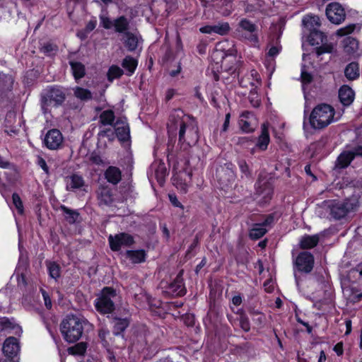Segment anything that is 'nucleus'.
I'll list each match as a JSON object with an SVG mask.
<instances>
[{
    "label": "nucleus",
    "instance_id": "f257e3e1",
    "mask_svg": "<svg viewBox=\"0 0 362 362\" xmlns=\"http://www.w3.org/2000/svg\"><path fill=\"white\" fill-rule=\"evenodd\" d=\"M92 325L83 316L68 315L60 325V331L64 339L74 343L81 339Z\"/></svg>",
    "mask_w": 362,
    "mask_h": 362
},
{
    "label": "nucleus",
    "instance_id": "f03ea898",
    "mask_svg": "<svg viewBox=\"0 0 362 362\" xmlns=\"http://www.w3.org/2000/svg\"><path fill=\"white\" fill-rule=\"evenodd\" d=\"M100 25L106 30H113L115 33L124 37V45H138L136 35L129 30L130 21L125 16H119L112 20L109 16L100 15Z\"/></svg>",
    "mask_w": 362,
    "mask_h": 362
},
{
    "label": "nucleus",
    "instance_id": "7ed1b4c3",
    "mask_svg": "<svg viewBox=\"0 0 362 362\" xmlns=\"http://www.w3.org/2000/svg\"><path fill=\"white\" fill-rule=\"evenodd\" d=\"M67 88L59 85H49L40 95V107L43 113L49 112L50 107L58 108L62 106L66 100Z\"/></svg>",
    "mask_w": 362,
    "mask_h": 362
},
{
    "label": "nucleus",
    "instance_id": "20e7f679",
    "mask_svg": "<svg viewBox=\"0 0 362 362\" xmlns=\"http://www.w3.org/2000/svg\"><path fill=\"white\" fill-rule=\"evenodd\" d=\"M334 108L327 103H321L312 110L309 123L314 129H322L330 124L334 120Z\"/></svg>",
    "mask_w": 362,
    "mask_h": 362
},
{
    "label": "nucleus",
    "instance_id": "39448f33",
    "mask_svg": "<svg viewBox=\"0 0 362 362\" xmlns=\"http://www.w3.org/2000/svg\"><path fill=\"white\" fill-rule=\"evenodd\" d=\"M117 296V291L111 286H105L94 300V307L100 315H113L115 304L113 299Z\"/></svg>",
    "mask_w": 362,
    "mask_h": 362
},
{
    "label": "nucleus",
    "instance_id": "423d86ee",
    "mask_svg": "<svg viewBox=\"0 0 362 362\" xmlns=\"http://www.w3.org/2000/svg\"><path fill=\"white\" fill-rule=\"evenodd\" d=\"M274 187L270 179L259 176L255 184L254 199L259 206H265L272 201Z\"/></svg>",
    "mask_w": 362,
    "mask_h": 362
},
{
    "label": "nucleus",
    "instance_id": "0eeeda50",
    "mask_svg": "<svg viewBox=\"0 0 362 362\" xmlns=\"http://www.w3.org/2000/svg\"><path fill=\"white\" fill-rule=\"evenodd\" d=\"M237 49L235 47H230L228 50L225 51L223 49H217L216 47L213 49L211 57V59L216 63L218 64L220 62H223L224 60H226L227 58H231L232 59L230 62H235V66H230L228 70L231 71V74L234 75V77L237 76L239 81V83L241 86L243 85V78H240V74L241 73L240 71V65L241 62L238 61L236 59L237 55Z\"/></svg>",
    "mask_w": 362,
    "mask_h": 362
},
{
    "label": "nucleus",
    "instance_id": "6e6552de",
    "mask_svg": "<svg viewBox=\"0 0 362 362\" xmlns=\"http://www.w3.org/2000/svg\"><path fill=\"white\" fill-rule=\"evenodd\" d=\"M192 117L185 114L181 109H175L171 112L167 124L168 132H177L180 130V137H182L184 127L191 120Z\"/></svg>",
    "mask_w": 362,
    "mask_h": 362
},
{
    "label": "nucleus",
    "instance_id": "1a4fd4ad",
    "mask_svg": "<svg viewBox=\"0 0 362 362\" xmlns=\"http://www.w3.org/2000/svg\"><path fill=\"white\" fill-rule=\"evenodd\" d=\"M327 204L329 215L337 221L344 218L354 209L353 204L349 201L329 200Z\"/></svg>",
    "mask_w": 362,
    "mask_h": 362
},
{
    "label": "nucleus",
    "instance_id": "9d476101",
    "mask_svg": "<svg viewBox=\"0 0 362 362\" xmlns=\"http://www.w3.org/2000/svg\"><path fill=\"white\" fill-rule=\"evenodd\" d=\"M110 248L113 252H119L122 247H131L135 243L134 238L132 235L121 232L114 235H110L108 237Z\"/></svg>",
    "mask_w": 362,
    "mask_h": 362
},
{
    "label": "nucleus",
    "instance_id": "9b49d317",
    "mask_svg": "<svg viewBox=\"0 0 362 362\" xmlns=\"http://www.w3.org/2000/svg\"><path fill=\"white\" fill-rule=\"evenodd\" d=\"M182 137H180V130L178 131V143L181 145L187 144L189 146H194L199 139V127L194 119L191 120L184 127Z\"/></svg>",
    "mask_w": 362,
    "mask_h": 362
},
{
    "label": "nucleus",
    "instance_id": "f8f14e48",
    "mask_svg": "<svg viewBox=\"0 0 362 362\" xmlns=\"http://www.w3.org/2000/svg\"><path fill=\"white\" fill-rule=\"evenodd\" d=\"M315 257L308 251L300 252L293 262L294 269L300 273L309 274L314 267Z\"/></svg>",
    "mask_w": 362,
    "mask_h": 362
},
{
    "label": "nucleus",
    "instance_id": "ddd939ff",
    "mask_svg": "<svg viewBox=\"0 0 362 362\" xmlns=\"http://www.w3.org/2000/svg\"><path fill=\"white\" fill-rule=\"evenodd\" d=\"M325 15L327 19L335 25L342 23L346 16L344 7L337 1L331 2L327 5Z\"/></svg>",
    "mask_w": 362,
    "mask_h": 362
},
{
    "label": "nucleus",
    "instance_id": "4468645a",
    "mask_svg": "<svg viewBox=\"0 0 362 362\" xmlns=\"http://www.w3.org/2000/svg\"><path fill=\"white\" fill-rule=\"evenodd\" d=\"M71 66L72 75L76 81L80 80L86 75V67L83 64L78 62L81 58L80 49L76 52H70L67 57Z\"/></svg>",
    "mask_w": 362,
    "mask_h": 362
},
{
    "label": "nucleus",
    "instance_id": "2eb2a0df",
    "mask_svg": "<svg viewBox=\"0 0 362 362\" xmlns=\"http://www.w3.org/2000/svg\"><path fill=\"white\" fill-rule=\"evenodd\" d=\"M15 76L0 71V98L8 100L13 95Z\"/></svg>",
    "mask_w": 362,
    "mask_h": 362
},
{
    "label": "nucleus",
    "instance_id": "dca6fc26",
    "mask_svg": "<svg viewBox=\"0 0 362 362\" xmlns=\"http://www.w3.org/2000/svg\"><path fill=\"white\" fill-rule=\"evenodd\" d=\"M302 40L308 45H333L328 43L327 35L317 28H313L308 33H304Z\"/></svg>",
    "mask_w": 362,
    "mask_h": 362
},
{
    "label": "nucleus",
    "instance_id": "f3484780",
    "mask_svg": "<svg viewBox=\"0 0 362 362\" xmlns=\"http://www.w3.org/2000/svg\"><path fill=\"white\" fill-rule=\"evenodd\" d=\"M184 270L181 269L175 279L170 282L166 288V292L173 296L182 297L187 293L185 281L183 279Z\"/></svg>",
    "mask_w": 362,
    "mask_h": 362
},
{
    "label": "nucleus",
    "instance_id": "a211bd4d",
    "mask_svg": "<svg viewBox=\"0 0 362 362\" xmlns=\"http://www.w3.org/2000/svg\"><path fill=\"white\" fill-rule=\"evenodd\" d=\"M110 322L112 325V333L117 337H124L126 329L131 323V317H119L116 313L111 315Z\"/></svg>",
    "mask_w": 362,
    "mask_h": 362
},
{
    "label": "nucleus",
    "instance_id": "6ab92c4d",
    "mask_svg": "<svg viewBox=\"0 0 362 362\" xmlns=\"http://www.w3.org/2000/svg\"><path fill=\"white\" fill-rule=\"evenodd\" d=\"M63 139L62 134L59 129H52L45 134L43 143L48 149L56 150L62 146Z\"/></svg>",
    "mask_w": 362,
    "mask_h": 362
},
{
    "label": "nucleus",
    "instance_id": "aec40b11",
    "mask_svg": "<svg viewBox=\"0 0 362 362\" xmlns=\"http://www.w3.org/2000/svg\"><path fill=\"white\" fill-rule=\"evenodd\" d=\"M95 193L99 206H110L113 204V192L108 185H99Z\"/></svg>",
    "mask_w": 362,
    "mask_h": 362
},
{
    "label": "nucleus",
    "instance_id": "412c9836",
    "mask_svg": "<svg viewBox=\"0 0 362 362\" xmlns=\"http://www.w3.org/2000/svg\"><path fill=\"white\" fill-rule=\"evenodd\" d=\"M215 177L220 187L223 188L230 184L233 172L226 165H219L216 170Z\"/></svg>",
    "mask_w": 362,
    "mask_h": 362
},
{
    "label": "nucleus",
    "instance_id": "4be33fe9",
    "mask_svg": "<svg viewBox=\"0 0 362 362\" xmlns=\"http://www.w3.org/2000/svg\"><path fill=\"white\" fill-rule=\"evenodd\" d=\"M356 28V24L351 23L338 29L336 32V35L339 37L346 36L342 42V45H358L359 42L356 38L349 35L353 33Z\"/></svg>",
    "mask_w": 362,
    "mask_h": 362
},
{
    "label": "nucleus",
    "instance_id": "5701e85b",
    "mask_svg": "<svg viewBox=\"0 0 362 362\" xmlns=\"http://www.w3.org/2000/svg\"><path fill=\"white\" fill-rule=\"evenodd\" d=\"M240 28L243 30L248 33V35H245V37L251 42H257V27L255 24L251 22L247 18H243L239 23Z\"/></svg>",
    "mask_w": 362,
    "mask_h": 362
},
{
    "label": "nucleus",
    "instance_id": "b1692460",
    "mask_svg": "<svg viewBox=\"0 0 362 362\" xmlns=\"http://www.w3.org/2000/svg\"><path fill=\"white\" fill-rule=\"evenodd\" d=\"M18 350V342L16 337H10L5 340L2 347L5 356L13 359L17 355Z\"/></svg>",
    "mask_w": 362,
    "mask_h": 362
},
{
    "label": "nucleus",
    "instance_id": "393cba45",
    "mask_svg": "<svg viewBox=\"0 0 362 362\" xmlns=\"http://www.w3.org/2000/svg\"><path fill=\"white\" fill-rule=\"evenodd\" d=\"M125 257L132 264H138L146 262L148 255L145 250H127L124 252Z\"/></svg>",
    "mask_w": 362,
    "mask_h": 362
},
{
    "label": "nucleus",
    "instance_id": "a878e982",
    "mask_svg": "<svg viewBox=\"0 0 362 362\" xmlns=\"http://www.w3.org/2000/svg\"><path fill=\"white\" fill-rule=\"evenodd\" d=\"M269 143L270 136L268 124L264 123L261 127V134L257 138L255 148H258L261 151H264L267 149Z\"/></svg>",
    "mask_w": 362,
    "mask_h": 362
},
{
    "label": "nucleus",
    "instance_id": "bb28decb",
    "mask_svg": "<svg viewBox=\"0 0 362 362\" xmlns=\"http://www.w3.org/2000/svg\"><path fill=\"white\" fill-rule=\"evenodd\" d=\"M355 93L348 85H343L339 90V99L344 106H349L354 100Z\"/></svg>",
    "mask_w": 362,
    "mask_h": 362
},
{
    "label": "nucleus",
    "instance_id": "cd10ccee",
    "mask_svg": "<svg viewBox=\"0 0 362 362\" xmlns=\"http://www.w3.org/2000/svg\"><path fill=\"white\" fill-rule=\"evenodd\" d=\"M203 322L206 329L216 331L219 323L218 313L215 309H209Z\"/></svg>",
    "mask_w": 362,
    "mask_h": 362
},
{
    "label": "nucleus",
    "instance_id": "c85d7f7f",
    "mask_svg": "<svg viewBox=\"0 0 362 362\" xmlns=\"http://www.w3.org/2000/svg\"><path fill=\"white\" fill-rule=\"evenodd\" d=\"M104 177L109 183L116 185L122 180V171L118 167L110 165L105 170Z\"/></svg>",
    "mask_w": 362,
    "mask_h": 362
},
{
    "label": "nucleus",
    "instance_id": "c756f323",
    "mask_svg": "<svg viewBox=\"0 0 362 362\" xmlns=\"http://www.w3.org/2000/svg\"><path fill=\"white\" fill-rule=\"evenodd\" d=\"M66 188L68 191H75L76 189H81L85 185L83 177L77 173H73L70 176H67L66 177Z\"/></svg>",
    "mask_w": 362,
    "mask_h": 362
},
{
    "label": "nucleus",
    "instance_id": "7c9ffc66",
    "mask_svg": "<svg viewBox=\"0 0 362 362\" xmlns=\"http://www.w3.org/2000/svg\"><path fill=\"white\" fill-rule=\"evenodd\" d=\"M320 242V236L318 234L304 235L300 242L299 247L302 250H310L315 247Z\"/></svg>",
    "mask_w": 362,
    "mask_h": 362
},
{
    "label": "nucleus",
    "instance_id": "2f4dec72",
    "mask_svg": "<svg viewBox=\"0 0 362 362\" xmlns=\"http://www.w3.org/2000/svg\"><path fill=\"white\" fill-rule=\"evenodd\" d=\"M354 160L353 156L349 151H343L337 158L334 168L338 170L345 169Z\"/></svg>",
    "mask_w": 362,
    "mask_h": 362
},
{
    "label": "nucleus",
    "instance_id": "473e14b6",
    "mask_svg": "<svg viewBox=\"0 0 362 362\" xmlns=\"http://www.w3.org/2000/svg\"><path fill=\"white\" fill-rule=\"evenodd\" d=\"M59 209L62 212L64 219L69 224L76 223L80 218V214L77 210L71 209L64 204H61Z\"/></svg>",
    "mask_w": 362,
    "mask_h": 362
},
{
    "label": "nucleus",
    "instance_id": "72a5a7b5",
    "mask_svg": "<svg viewBox=\"0 0 362 362\" xmlns=\"http://www.w3.org/2000/svg\"><path fill=\"white\" fill-rule=\"evenodd\" d=\"M303 26L310 31L313 28H317L321 26L320 18L314 14H307L302 19Z\"/></svg>",
    "mask_w": 362,
    "mask_h": 362
},
{
    "label": "nucleus",
    "instance_id": "f704fd0d",
    "mask_svg": "<svg viewBox=\"0 0 362 362\" xmlns=\"http://www.w3.org/2000/svg\"><path fill=\"white\" fill-rule=\"evenodd\" d=\"M122 68L126 71V75L128 76H132L138 66V60L131 56H126L121 64Z\"/></svg>",
    "mask_w": 362,
    "mask_h": 362
},
{
    "label": "nucleus",
    "instance_id": "c9c22d12",
    "mask_svg": "<svg viewBox=\"0 0 362 362\" xmlns=\"http://www.w3.org/2000/svg\"><path fill=\"white\" fill-rule=\"evenodd\" d=\"M344 75L349 81H354L358 78L360 76L358 63L352 62L347 64L344 69Z\"/></svg>",
    "mask_w": 362,
    "mask_h": 362
},
{
    "label": "nucleus",
    "instance_id": "e433bc0d",
    "mask_svg": "<svg viewBox=\"0 0 362 362\" xmlns=\"http://www.w3.org/2000/svg\"><path fill=\"white\" fill-rule=\"evenodd\" d=\"M267 231V229L261 223H254L249 230V238L252 240H257L262 238Z\"/></svg>",
    "mask_w": 362,
    "mask_h": 362
},
{
    "label": "nucleus",
    "instance_id": "4c0bfd02",
    "mask_svg": "<svg viewBox=\"0 0 362 362\" xmlns=\"http://www.w3.org/2000/svg\"><path fill=\"white\" fill-rule=\"evenodd\" d=\"M48 275L50 278L57 280L61 276V267L54 261L46 260Z\"/></svg>",
    "mask_w": 362,
    "mask_h": 362
},
{
    "label": "nucleus",
    "instance_id": "58836bf2",
    "mask_svg": "<svg viewBox=\"0 0 362 362\" xmlns=\"http://www.w3.org/2000/svg\"><path fill=\"white\" fill-rule=\"evenodd\" d=\"M282 30L281 28L276 26L271 28L267 45H279Z\"/></svg>",
    "mask_w": 362,
    "mask_h": 362
},
{
    "label": "nucleus",
    "instance_id": "ea45409f",
    "mask_svg": "<svg viewBox=\"0 0 362 362\" xmlns=\"http://www.w3.org/2000/svg\"><path fill=\"white\" fill-rule=\"evenodd\" d=\"M114 132L120 141L125 142L130 139V129L127 123L122 127H116Z\"/></svg>",
    "mask_w": 362,
    "mask_h": 362
},
{
    "label": "nucleus",
    "instance_id": "a19ab883",
    "mask_svg": "<svg viewBox=\"0 0 362 362\" xmlns=\"http://www.w3.org/2000/svg\"><path fill=\"white\" fill-rule=\"evenodd\" d=\"M100 123L104 126L113 125L115 119V112L112 110H106L100 115Z\"/></svg>",
    "mask_w": 362,
    "mask_h": 362
},
{
    "label": "nucleus",
    "instance_id": "79ce46f5",
    "mask_svg": "<svg viewBox=\"0 0 362 362\" xmlns=\"http://www.w3.org/2000/svg\"><path fill=\"white\" fill-rule=\"evenodd\" d=\"M136 336L141 338L145 346H150L148 338L151 334V332L146 325H139L136 328Z\"/></svg>",
    "mask_w": 362,
    "mask_h": 362
},
{
    "label": "nucleus",
    "instance_id": "37998d69",
    "mask_svg": "<svg viewBox=\"0 0 362 362\" xmlns=\"http://www.w3.org/2000/svg\"><path fill=\"white\" fill-rule=\"evenodd\" d=\"M87 349L86 342H79L68 348V353L73 356H83Z\"/></svg>",
    "mask_w": 362,
    "mask_h": 362
},
{
    "label": "nucleus",
    "instance_id": "c03bdc74",
    "mask_svg": "<svg viewBox=\"0 0 362 362\" xmlns=\"http://www.w3.org/2000/svg\"><path fill=\"white\" fill-rule=\"evenodd\" d=\"M123 74L122 69L117 65H112L107 71V78L109 81L112 82L115 79L119 78Z\"/></svg>",
    "mask_w": 362,
    "mask_h": 362
},
{
    "label": "nucleus",
    "instance_id": "a18cd8bd",
    "mask_svg": "<svg viewBox=\"0 0 362 362\" xmlns=\"http://www.w3.org/2000/svg\"><path fill=\"white\" fill-rule=\"evenodd\" d=\"M74 95L81 100L86 101L92 98V93L90 90L76 86L74 89Z\"/></svg>",
    "mask_w": 362,
    "mask_h": 362
},
{
    "label": "nucleus",
    "instance_id": "49530a36",
    "mask_svg": "<svg viewBox=\"0 0 362 362\" xmlns=\"http://www.w3.org/2000/svg\"><path fill=\"white\" fill-rule=\"evenodd\" d=\"M212 29L213 33L220 35H225L229 33L230 28L228 23L223 22L212 25Z\"/></svg>",
    "mask_w": 362,
    "mask_h": 362
},
{
    "label": "nucleus",
    "instance_id": "de8ad7c7",
    "mask_svg": "<svg viewBox=\"0 0 362 362\" xmlns=\"http://www.w3.org/2000/svg\"><path fill=\"white\" fill-rule=\"evenodd\" d=\"M110 335V331L107 329L102 328L98 330V337L103 347L109 350L110 347V343L107 337Z\"/></svg>",
    "mask_w": 362,
    "mask_h": 362
},
{
    "label": "nucleus",
    "instance_id": "09e8293b",
    "mask_svg": "<svg viewBox=\"0 0 362 362\" xmlns=\"http://www.w3.org/2000/svg\"><path fill=\"white\" fill-rule=\"evenodd\" d=\"M281 216V214L274 211L265 216L264 220L261 223L264 227L272 226Z\"/></svg>",
    "mask_w": 362,
    "mask_h": 362
},
{
    "label": "nucleus",
    "instance_id": "8fccbe9b",
    "mask_svg": "<svg viewBox=\"0 0 362 362\" xmlns=\"http://www.w3.org/2000/svg\"><path fill=\"white\" fill-rule=\"evenodd\" d=\"M175 58V54L173 51L171 47H167L164 51V54L161 58L162 64L171 63Z\"/></svg>",
    "mask_w": 362,
    "mask_h": 362
},
{
    "label": "nucleus",
    "instance_id": "3c124183",
    "mask_svg": "<svg viewBox=\"0 0 362 362\" xmlns=\"http://www.w3.org/2000/svg\"><path fill=\"white\" fill-rule=\"evenodd\" d=\"M12 201H13V204H14L15 207L17 209L18 214L23 215L24 214L23 204L21 200V197L19 196V194L18 193H16V192L13 193Z\"/></svg>",
    "mask_w": 362,
    "mask_h": 362
},
{
    "label": "nucleus",
    "instance_id": "603ef678",
    "mask_svg": "<svg viewBox=\"0 0 362 362\" xmlns=\"http://www.w3.org/2000/svg\"><path fill=\"white\" fill-rule=\"evenodd\" d=\"M300 79L303 84H310L313 80L312 74L305 70V65L302 66Z\"/></svg>",
    "mask_w": 362,
    "mask_h": 362
},
{
    "label": "nucleus",
    "instance_id": "864d4df0",
    "mask_svg": "<svg viewBox=\"0 0 362 362\" xmlns=\"http://www.w3.org/2000/svg\"><path fill=\"white\" fill-rule=\"evenodd\" d=\"M240 325L243 330L245 332H249L250 329V323L248 317L243 313V310H240Z\"/></svg>",
    "mask_w": 362,
    "mask_h": 362
},
{
    "label": "nucleus",
    "instance_id": "5fc2aeb1",
    "mask_svg": "<svg viewBox=\"0 0 362 362\" xmlns=\"http://www.w3.org/2000/svg\"><path fill=\"white\" fill-rule=\"evenodd\" d=\"M264 66L266 69L271 71V73H273L275 70L276 66V61L275 59L272 57H265V59L264 62Z\"/></svg>",
    "mask_w": 362,
    "mask_h": 362
},
{
    "label": "nucleus",
    "instance_id": "6e6d98bb",
    "mask_svg": "<svg viewBox=\"0 0 362 362\" xmlns=\"http://www.w3.org/2000/svg\"><path fill=\"white\" fill-rule=\"evenodd\" d=\"M98 136L99 137H103V138L107 137V138H108V139L110 141H112L115 138V132L110 128H107V129L100 130L98 132Z\"/></svg>",
    "mask_w": 362,
    "mask_h": 362
},
{
    "label": "nucleus",
    "instance_id": "4d7b16f0",
    "mask_svg": "<svg viewBox=\"0 0 362 362\" xmlns=\"http://www.w3.org/2000/svg\"><path fill=\"white\" fill-rule=\"evenodd\" d=\"M40 292L42 293L46 308L50 310L52 307V303L49 293L43 288H40Z\"/></svg>",
    "mask_w": 362,
    "mask_h": 362
},
{
    "label": "nucleus",
    "instance_id": "13d9d810",
    "mask_svg": "<svg viewBox=\"0 0 362 362\" xmlns=\"http://www.w3.org/2000/svg\"><path fill=\"white\" fill-rule=\"evenodd\" d=\"M240 125L242 131L245 133H250L254 131V128L251 126L250 123L247 120L241 119L240 120Z\"/></svg>",
    "mask_w": 362,
    "mask_h": 362
},
{
    "label": "nucleus",
    "instance_id": "bf43d9fd",
    "mask_svg": "<svg viewBox=\"0 0 362 362\" xmlns=\"http://www.w3.org/2000/svg\"><path fill=\"white\" fill-rule=\"evenodd\" d=\"M200 241V237L199 234H197L186 251V256H189L191 252L199 245Z\"/></svg>",
    "mask_w": 362,
    "mask_h": 362
},
{
    "label": "nucleus",
    "instance_id": "052dcab7",
    "mask_svg": "<svg viewBox=\"0 0 362 362\" xmlns=\"http://www.w3.org/2000/svg\"><path fill=\"white\" fill-rule=\"evenodd\" d=\"M334 47H315V53L320 57L325 53H332Z\"/></svg>",
    "mask_w": 362,
    "mask_h": 362
},
{
    "label": "nucleus",
    "instance_id": "680f3d73",
    "mask_svg": "<svg viewBox=\"0 0 362 362\" xmlns=\"http://www.w3.org/2000/svg\"><path fill=\"white\" fill-rule=\"evenodd\" d=\"M0 325L3 329H13V323L6 317L0 318Z\"/></svg>",
    "mask_w": 362,
    "mask_h": 362
},
{
    "label": "nucleus",
    "instance_id": "e2e57ef3",
    "mask_svg": "<svg viewBox=\"0 0 362 362\" xmlns=\"http://www.w3.org/2000/svg\"><path fill=\"white\" fill-rule=\"evenodd\" d=\"M281 49L282 47H270V49L266 54V57L274 59L281 52Z\"/></svg>",
    "mask_w": 362,
    "mask_h": 362
},
{
    "label": "nucleus",
    "instance_id": "0e129e2a",
    "mask_svg": "<svg viewBox=\"0 0 362 362\" xmlns=\"http://www.w3.org/2000/svg\"><path fill=\"white\" fill-rule=\"evenodd\" d=\"M168 150L170 149V147L172 148L174 146V144L176 141V137L177 134H178V132H168Z\"/></svg>",
    "mask_w": 362,
    "mask_h": 362
},
{
    "label": "nucleus",
    "instance_id": "69168bd1",
    "mask_svg": "<svg viewBox=\"0 0 362 362\" xmlns=\"http://www.w3.org/2000/svg\"><path fill=\"white\" fill-rule=\"evenodd\" d=\"M37 163L47 175H49V167L47 165L46 160L42 157H41V156L37 157Z\"/></svg>",
    "mask_w": 362,
    "mask_h": 362
},
{
    "label": "nucleus",
    "instance_id": "338daca9",
    "mask_svg": "<svg viewBox=\"0 0 362 362\" xmlns=\"http://www.w3.org/2000/svg\"><path fill=\"white\" fill-rule=\"evenodd\" d=\"M349 151L351 152V154H352L354 160L355 159L356 157L362 158V146L357 145Z\"/></svg>",
    "mask_w": 362,
    "mask_h": 362
},
{
    "label": "nucleus",
    "instance_id": "774afa93",
    "mask_svg": "<svg viewBox=\"0 0 362 362\" xmlns=\"http://www.w3.org/2000/svg\"><path fill=\"white\" fill-rule=\"evenodd\" d=\"M239 168L240 171L244 173L246 176L250 175L249 165L247 164L246 161L242 160L239 163Z\"/></svg>",
    "mask_w": 362,
    "mask_h": 362
}]
</instances>
